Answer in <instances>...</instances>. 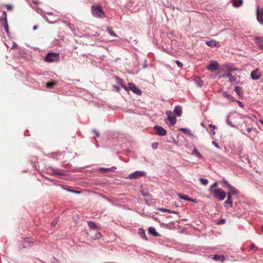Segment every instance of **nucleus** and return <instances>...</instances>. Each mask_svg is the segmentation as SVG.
<instances>
[{
	"instance_id": "obj_16",
	"label": "nucleus",
	"mask_w": 263,
	"mask_h": 263,
	"mask_svg": "<svg viewBox=\"0 0 263 263\" xmlns=\"http://www.w3.org/2000/svg\"><path fill=\"white\" fill-rule=\"evenodd\" d=\"M174 112L177 117H180L182 113V107L180 106H176Z\"/></svg>"
},
{
	"instance_id": "obj_39",
	"label": "nucleus",
	"mask_w": 263,
	"mask_h": 263,
	"mask_svg": "<svg viewBox=\"0 0 263 263\" xmlns=\"http://www.w3.org/2000/svg\"><path fill=\"white\" fill-rule=\"evenodd\" d=\"M175 63H176V64L177 65V66L179 67H182V66H183V64L181 62H180L178 60H176L175 61Z\"/></svg>"
},
{
	"instance_id": "obj_1",
	"label": "nucleus",
	"mask_w": 263,
	"mask_h": 263,
	"mask_svg": "<svg viewBox=\"0 0 263 263\" xmlns=\"http://www.w3.org/2000/svg\"><path fill=\"white\" fill-rule=\"evenodd\" d=\"M91 13L93 16L98 18H103L105 16L104 12L101 6H92Z\"/></svg>"
},
{
	"instance_id": "obj_19",
	"label": "nucleus",
	"mask_w": 263,
	"mask_h": 263,
	"mask_svg": "<svg viewBox=\"0 0 263 263\" xmlns=\"http://www.w3.org/2000/svg\"><path fill=\"white\" fill-rule=\"evenodd\" d=\"M226 196H227V199L224 201V204L226 205L228 204L229 205V207H232L233 206V199L232 196L227 194Z\"/></svg>"
},
{
	"instance_id": "obj_60",
	"label": "nucleus",
	"mask_w": 263,
	"mask_h": 263,
	"mask_svg": "<svg viewBox=\"0 0 263 263\" xmlns=\"http://www.w3.org/2000/svg\"><path fill=\"white\" fill-rule=\"evenodd\" d=\"M58 260L55 259V258H54V260L53 261V263H55V262H57Z\"/></svg>"
},
{
	"instance_id": "obj_52",
	"label": "nucleus",
	"mask_w": 263,
	"mask_h": 263,
	"mask_svg": "<svg viewBox=\"0 0 263 263\" xmlns=\"http://www.w3.org/2000/svg\"><path fill=\"white\" fill-rule=\"evenodd\" d=\"M189 201H192V202H193L194 203H196L197 202V200L195 199H191V198H190V200H189Z\"/></svg>"
},
{
	"instance_id": "obj_3",
	"label": "nucleus",
	"mask_w": 263,
	"mask_h": 263,
	"mask_svg": "<svg viewBox=\"0 0 263 263\" xmlns=\"http://www.w3.org/2000/svg\"><path fill=\"white\" fill-rule=\"evenodd\" d=\"M60 58L59 53L57 52L48 53L45 57L44 60L46 62L51 63L58 61Z\"/></svg>"
},
{
	"instance_id": "obj_12",
	"label": "nucleus",
	"mask_w": 263,
	"mask_h": 263,
	"mask_svg": "<svg viewBox=\"0 0 263 263\" xmlns=\"http://www.w3.org/2000/svg\"><path fill=\"white\" fill-rule=\"evenodd\" d=\"M205 44L211 47H218L220 46L219 42L215 40L206 41Z\"/></svg>"
},
{
	"instance_id": "obj_61",
	"label": "nucleus",
	"mask_w": 263,
	"mask_h": 263,
	"mask_svg": "<svg viewBox=\"0 0 263 263\" xmlns=\"http://www.w3.org/2000/svg\"><path fill=\"white\" fill-rule=\"evenodd\" d=\"M103 169L104 170L106 171H108L110 170V168H103Z\"/></svg>"
},
{
	"instance_id": "obj_30",
	"label": "nucleus",
	"mask_w": 263,
	"mask_h": 263,
	"mask_svg": "<svg viewBox=\"0 0 263 263\" xmlns=\"http://www.w3.org/2000/svg\"><path fill=\"white\" fill-rule=\"evenodd\" d=\"M180 130L182 131L184 134H185L186 135H189L190 136H193V134L191 132V130H190V129H189L187 128H181L180 129Z\"/></svg>"
},
{
	"instance_id": "obj_40",
	"label": "nucleus",
	"mask_w": 263,
	"mask_h": 263,
	"mask_svg": "<svg viewBox=\"0 0 263 263\" xmlns=\"http://www.w3.org/2000/svg\"><path fill=\"white\" fill-rule=\"evenodd\" d=\"M67 191L69 192L73 193H76V194H79L81 192L80 191H76V190H70V189H69Z\"/></svg>"
},
{
	"instance_id": "obj_47",
	"label": "nucleus",
	"mask_w": 263,
	"mask_h": 263,
	"mask_svg": "<svg viewBox=\"0 0 263 263\" xmlns=\"http://www.w3.org/2000/svg\"><path fill=\"white\" fill-rule=\"evenodd\" d=\"M57 221L55 220H53V221H52V222L51 223V227H54L57 224Z\"/></svg>"
},
{
	"instance_id": "obj_25",
	"label": "nucleus",
	"mask_w": 263,
	"mask_h": 263,
	"mask_svg": "<svg viewBox=\"0 0 263 263\" xmlns=\"http://www.w3.org/2000/svg\"><path fill=\"white\" fill-rule=\"evenodd\" d=\"M229 189L230 191L227 193V194H230V195L232 196L238 194V191L233 186H232Z\"/></svg>"
},
{
	"instance_id": "obj_34",
	"label": "nucleus",
	"mask_w": 263,
	"mask_h": 263,
	"mask_svg": "<svg viewBox=\"0 0 263 263\" xmlns=\"http://www.w3.org/2000/svg\"><path fill=\"white\" fill-rule=\"evenodd\" d=\"M4 25V28L7 34H9V26L7 22L2 23Z\"/></svg>"
},
{
	"instance_id": "obj_58",
	"label": "nucleus",
	"mask_w": 263,
	"mask_h": 263,
	"mask_svg": "<svg viewBox=\"0 0 263 263\" xmlns=\"http://www.w3.org/2000/svg\"><path fill=\"white\" fill-rule=\"evenodd\" d=\"M33 3L36 4V5H38L40 4L39 2H38V1H33Z\"/></svg>"
},
{
	"instance_id": "obj_15",
	"label": "nucleus",
	"mask_w": 263,
	"mask_h": 263,
	"mask_svg": "<svg viewBox=\"0 0 263 263\" xmlns=\"http://www.w3.org/2000/svg\"><path fill=\"white\" fill-rule=\"evenodd\" d=\"M115 79H116V82L120 85L122 88H123L125 90H127V86H126L125 85H124V81L123 80L120 78V77H118V76H116L115 77Z\"/></svg>"
},
{
	"instance_id": "obj_4",
	"label": "nucleus",
	"mask_w": 263,
	"mask_h": 263,
	"mask_svg": "<svg viewBox=\"0 0 263 263\" xmlns=\"http://www.w3.org/2000/svg\"><path fill=\"white\" fill-rule=\"evenodd\" d=\"M127 88V90H126L127 91L131 90L138 96H141L142 95L141 90L133 83H129Z\"/></svg>"
},
{
	"instance_id": "obj_50",
	"label": "nucleus",
	"mask_w": 263,
	"mask_h": 263,
	"mask_svg": "<svg viewBox=\"0 0 263 263\" xmlns=\"http://www.w3.org/2000/svg\"><path fill=\"white\" fill-rule=\"evenodd\" d=\"M93 133L95 134L96 136L97 137H99V132H98L97 130H93Z\"/></svg>"
},
{
	"instance_id": "obj_43",
	"label": "nucleus",
	"mask_w": 263,
	"mask_h": 263,
	"mask_svg": "<svg viewBox=\"0 0 263 263\" xmlns=\"http://www.w3.org/2000/svg\"><path fill=\"white\" fill-rule=\"evenodd\" d=\"M6 7L9 10H12L13 9V6L11 5L8 4L6 5Z\"/></svg>"
},
{
	"instance_id": "obj_6",
	"label": "nucleus",
	"mask_w": 263,
	"mask_h": 263,
	"mask_svg": "<svg viewBox=\"0 0 263 263\" xmlns=\"http://www.w3.org/2000/svg\"><path fill=\"white\" fill-rule=\"evenodd\" d=\"M146 173L144 171H137L129 175V178L137 179L142 176H145Z\"/></svg>"
},
{
	"instance_id": "obj_56",
	"label": "nucleus",
	"mask_w": 263,
	"mask_h": 263,
	"mask_svg": "<svg viewBox=\"0 0 263 263\" xmlns=\"http://www.w3.org/2000/svg\"><path fill=\"white\" fill-rule=\"evenodd\" d=\"M255 248V245L253 243H252L251 245V249H253V248Z\"/></svg>"
},
{
	"instance_id": "obj_9",
	"label": "nucleus",
	"mask_w": 263,
	"mask_h": 263,
	"mask_svg": "<svg viewBox=\"0 0 263 263\" xmlns=\"http://www.w3.org/2000/svg\"><path fill=\"white\" fill-rule=\"evenodd\" d=\"M34 243L33 239L30 238H25L22 241L23 248H29L33 246Z\"/></svg>"
},
{
	"instance_id": "obj_62",
	"label": "nucleus",
	"mask_w": 263,
	"mask_h": 263,
	"mask_svg": "<svg viewBox=\"0 0 263 263\" xmlns=\"http://www.w3.org/2000/svg\"><path fill=\"white\" fill-rule=\"evenodd\" d=\"M142 195L143 196H147V194L146 193H144V194H142Z\"/></svg>"
},
{
	"instance_id": "obj_48",
	"label": "nucleus",
	"mask_w": 263,
	"mask_h": 263,
	"mask_svg": "<svg viewBox=\"0 0 263 263\" xmlns=\"http://www.w3.org/2000/svg\"><path fill=\"white\" fill-rule=\"evenodd\" d=\"M17 47V45L15 43H13V46L11 48V49H13Z\"/></svg>"
},
{
	"instance_id": "obj_36",
	"label": "nucleus",
	"mask_w": 263,
	"mask_h": 263,
	"mask_svg": "<svg viewBox=\"0 0 263 263\" xmlns=\"http://www.w3.org/2000/svg\"><path fill=\"white\" fill-rule=\"evenodd\" d=\"M102 236V234L100 232H97L95 235L92 237V239L95 240L100 238Z\"/></svg>"
},
{
	"instance_id": "obj_2",
	"label": "nucleus",
	"mask_w": 263,
	"mask_h": 263,
	"mask_svg": "<svg viewBox=\"0 0 263 263\" xmlns=\"http://www.w3.org/2000/svg\"><path fill=\"white\" fill-rule=\"evenodd\" d=\"M211 194L213 197L217 198L219 201L224 200L226 197V193L220 189L211 190Z\"/></svg>"
},
{
	"instance_id": "obj_41",
	"label": "nucleus",
	"mask_w": 263,
	"mask_h": 263,
	"mask_svg": "<svg viewBox=\"0 0 263 263\" xmlns=\"http://www.w3.org/2000/svg\"><path fill=\"white\" fill-rule=\"evenodd\" d=\"M159 210L161 212H167V213H170V210L166 209H163V208L160 209Z\"/></svg>"
},
{
	"instance_id": "obj_31",
	"label": "nucleus",
	"mask_w": 263,
	"mask_h": 263,
	"mask_svg": "<svg viewBox=\"0 0 263 263\" xmlns=\"http://www.w3.org/2000/svg\"><path fill=\"white\" fill-rule=\"evenodd\" d=\"M193 154L198 158H203V156L200 154L196 148H194Z\"/></svg>"
},
{
	"instance_id": "obj_32",
	"label": "nucleus",
	"mask_w": 263,
	"mask_h": 263,
	"mask_svg": "<svg viewBox=\"0 0 263 263\" xmlns=\"http://www.w3.org/2000/svg\"><path fill=\"white\" fill-rule=\"evenodd\" d=\"M107 31H108V33L112 36L114 37H117V34L113 31L112 29L110 27H107Z\"/></svg>"
},
{
	"instance_id": "obj_46",
	"label": "nucleus",
	"mask_w": 263,
	"mask_h": 263,
	"mask_svg": "<svg viewBox=\"0 0 263 263\" xmlns=\"http://www.w3.org/2000/svg\"><path fill=\"white\" fill-rule=\"evenodd\" d=\"M223 182L230 188L231 186H232V185L231 184H229V183L228 182V181L226 180H223Z\"/></svg>"
},
{
	"instance_id": "obj_37",
	"label": "nucleus",
	"mask_w": 263,
	"mask_h": 263,
	"mask_svg": "<svg viewBox=\"0 0 263 263\" xmlns=\"http://www.w3.org/2000/svg\"><path fill=\"white\" fill-rule=\"evenodd\" d=\"M218 183L217 182H214L213 184H212L210 189H209V192L211 193V190H214V189L215 187H216L217 186Z\"/></svg>"
},
{
	"instance_id": "obj_7",
	"label": "nucleus",
	"mask_w": 263,
	"mask_h": 263,
	"mask_svg": "<svg viewBox=\"0 0 263 263\" xmlns=\"http://www.w3.org/2000/svg\"><path fill=\"white\" fill-rule=\"evenodd\" d=\"M166 115L167 116V119L172 125H174L176 123V118L174 114L170 110L166 111Z\"/></svg>"
},
{
	"instance_id": "obj_55",
	"label": "nucleus",
	"mask_w": 263,
	"mask_h": 263,
	"mask_svg": "<svg viewBox=\"0 0 263 263\" xmlns=\"http://www.w3.org/2000/svg\"><path fill=\"white\" fill-rule=\"evenodd\" d=\"M114 87L116 90H117L118 91V90H119V89H120L119 87L118 86H115H115H114Z\"/></svg>"
},
{
	"instance_id": "obj_8",
	"label": "nucleus",
	"mask_w": 263,
	"mask_h": 263,
	"mask_svg": "<svg viewBox=\"0 0 263 263\" xmlns=\"http://www.w3.org/2000/svg\"><path fill=\"white\" fill-rule=\"evenodd\" d=\"M154 129L156 131L157 135L160 136H165L167 134L166 130L161 126L158 125H155L154 127Z\"/></svg>"
},
{
	"instance_id": "obj_21",
	"label": "nucleus",
	"mask_w": 263,
	"mask_h": 263,
	"mask_svg": "<svg viewBox=\"0 0 263 263\" xmlns=\"http://www.w3.org/2000/svg\"><path fill=\"white\" fill-rule=\"evenodd\" d=\"M62 153H59V152H53V153H49L47 156L49 157V158H55V159H58L59 158V157L62 155Z\"/></svg>"
},
{
	"instance_id": "obj_29",
	"label": "nucleus",
	"mask_w": 263,
	"mask_h": 263,
	"mask_svg": "<svg viewBox=\"0 0 263 263\" xmlns=\"http://www.w3.org/2000/svg\"><path fill=\"white\" fill-rule=\"evenodd\" d=\"M88 226L89 228L91 229H97L98 226H97L96 223L94 222L93 221H89L88 222Z\"/></svg>"
},
{
	"instance_id": "obj_22",
	"label": "nucleus",
	"mask_w": 263,
	"mask_h": 263,
	"mask_svg": "<svg viewBox=\"0 0 263 263\" xmlns=\"http://www.w3.org/2000/svg\"><path fill=\"white\" fill-rule=\"evenodd\" d=\"M232 5L233 7L237 8L241 6L242 5V0H232Z\"/></svg>"
},
{
	"instance_id": "obj_44",
	"label": "nucleus",
	"mask_w": 263,
	"mask_h": 263,
	"mask_svg": "<svg viewBox=\"0 0 263 263\" xmlns=\"http://www.w3.org/2000/svg\"><path fill=\"white\" fill-rule=\"evenodd\" d=\"M237 70H238V69L237 68H233L230 67L228 69V71L229 72H232V71H237Z\"/></svg>"
},
{
	"instance_id": "obj_18",
	"label": "nucleus",
	"mask_w": 263,
	"mask_h": 263,
	"mask_svg": "<svg viewBox=\"0 0 263 263\" xmlns=\"http://www.w3.org/2000/svg\"><path fill=\"white\" fill-rule=\"evenodd\" d=\"M138 233L141 238H142L143 239H144L146 241L148 240V238L146 235L145 231L143 229H142V228L139 229Z\"/></svg>"
},
{
	"instance_id": "obj_33",
	"label": "nucleus",
	"mask_w": 263,
	"mask_h": 263,
	"mask_svg": "<svg viewBox=\"0 0 263 263\" xmlns=\"http://www.w3.org/2000/svg\"><path fill=\"white\" fill-rule=\"evenodd\" d=\"M178 196L181 199L187 200V201H189V200H190V198L187 195H183L180 193H179L178 194Z\"/></svg>"
},
{
	"instance_id": "obj_53",
	"label": "nucleus",
	"mask_w": 263,
	"mask_h": 263,
	"mask_svg": "<svg viewBox=\"0 0 263 263\" xmlns=\"http://www.w3.org/2000/svg\"><path fill=\"white\" fill-rule=\"evenodd\" d=\"M237 103L240 107H243V105L240 101H237Z\"/></svg>"
},
{
	"instance_id": "obj_17",
	"label": "nucleus",
	"mask_w": 263,
	"mask_h": 263,
	"mask_svg": "<svg viewBox=\"0 0 263 263\" xmlns=\"http://www.w3.org/2000/svg\"><path fill=\"white\" fill-rule=\"evenodd\" d=\"M254 41L257 46L262 45L263 43V36H255L254 37Z\"/></svg>"
},
{
	"instance_id": "obj_24",
	"label": "nucleus",
	"mask_w": 263,
	"mask_h": 263,
	"mask_svg": "<svg viewBox=\"0 0 263 263\" xmlns=\"http://www.w3.org/2000/svg\"><path fill=\"white\" fill-rule=\"evenodd\" d=\"M234 91L240 97H242L243 96V91L240 86H235L234 87Z\"/></svg>"
},
{
	"instance_id": "obj_42",
	"label": "nucleus",
	"mask_w": 263,
	"mask_h": 263,
	"mask_svg": "<svg viewBox=\"0 0 263 263\" xmlns=\"http://www.w3.org/2000/svg\"><path fill=\"white\" fill-rule=\"evenodd\" d=\"M152 148L154 149H156L157 148V146H158V143H154L152 144Z\"/></svg>"
},
{
	"instance_id": "obj_26",
	"label": "nucleus",
	"mask_w": 263,
	"mask_h": 263,
	"mask_svg": "<svg viewBox=\"0 0 263 263\" xmlns=\"http://www.w3.org/2000/svg\"><path fill=\"white\" fill-rule=\"evenodd\" d=\"M223 96L225 98H226L228 99H229V100H230L231 101H232V102L235 101V99H234V97L231 95L229 94V93H228L227 92H223Z\"/></svg>"
},
{
	"instance_id": "obj_35",
	"label": "nucleus",
	"mask_w": 263,
	"mask_h": 263,
	"mask_svg": "<svg viewBox=\"0 0 263 263\" xmlns=\"http://www.w3.org/2000/svg\"><path fill=\"white\" fill-rule=\"evenodd\" d=\"M200 181L201 183L204 185H206L209 182L208 180L206 179L200 178Z\"/></svg>"
},
{
	"instance_id": "obj_54",
	"label": "nucleus",
	"mask_w": 263,
	"mask_h": 263,
	"mask_svg": "<svg viewBox=\"0 0 263 263\" xmlns=\"http://www.w3.org/2000/svg\"><path fill=\"white\" fill-rule=\"evenodd\" d=\"M225 221L224 219H222L218 222V224H222Z\"/></svg>"
},
{
	"instance_id": "obj_14",
	"label": "nucleus",
	"mask_w": 263,
	"mask_h": 263,
	"mask_svg": "<svg viewBox=\"0 0 263 263\" xmlns=\"http://www.w3.org/2000/svg\"><path fill=\"white\" fill-rule=\"evenodd\" d=\"M212 259L215 261H219L220 262H224L226 260V257L224 255H219L218 254H215Z\"/></svg>"
},
{
	"instance_id": "obj_57",
	"label": "nucleus",
	"mask_w": 263,
	"mask_h": 263,
	"mask_svg": "<svg viewBox=\"0 0 263 263\" xmlns=\"http://www.w3.org/2000/svg\"><path fill=\"white\" fill-rule=\"evenodd\" d=\"M258 48H259L260 49L263 50V44L258 46Z\"/></svg>"
},
{
	"instance_id": "obj_20",
	"label": "nucleus",
	"mask_w": 263,
	"mask_h": 263,
	"mask_svg": "<svg viewBox=\"0 0 263 263\" xmlns=\"http://www.w3.org/2000/svg\"><path fill=\"white\" fill-rule=\"evenodd\" d=\"M148 231L149 233L154 236L157 237V236H159V235H160L159 234V233L156 231V230L154 227H149Z\"/></svg>"
},
{
	"instance_id": "obj_5",
	"label": "nucleus",
	"mask_w": 263,
	"mask_h": 263,
	"mask_svg": "<svg viewBox=\"0 0 263 263\" xmlns=\"http://www.w3.org/2000/svg\"><path fill=\"white\" fill-rule=\"evenodd\" d=\"M220 68V66L217 62L210 61V63L206 66V69L212 72H214Z\"/></svg>"
},
{
	"instance_id": "obj_13",
	"label": "nucleus",
	"mask_w": 263,
	"mask_h": 263,
	"mask_svg": "<svg viewBox=\"0 0 263 263\" xmlns=\"http://www.w3.org/2000/svg\"><path fill=\"white\" fill-rule=\"evenodd\" d=\"M257 19L259 23L263 25V8L261 9L260 13H259V9H257Z\"/></svg>"
},
{
	"instance_id": "obj_27",
	"label": "nucleus",
	"mask_w": 263,
	"mask_h": 263,
	"mask_svg": "<svg viewBox=\"0 0 263 263\" xmlns=\"http://www.w3.org/2000/svg\"><path fill=\"white\" fill-rule=\"evenodd\" d=\"M0 22L2 23L7 22V13L5 10L3 11L1 18H0Z\"/></svg>"
},
{
	"instance_id": "obj_38",
	"label": "nucleus",
	"mask_w": 263,
	"mask_h": 263,
	"mask_svg": "<svg viewBox=\"0 0 263 263\" xmlns=\"http://www.w3.org/2000/svg\"><path fill=\"white\" fill-rule=\"evenodd\" d=\"M55 85V83L54 82L52 83H47V86L49 88L52 87L54 85Z\"/></svg>"
},
{
	"instance_id": "obj_51",
	"label": "nucleus",
	"mask_w": 263,
	"mask_h": 263,
	"mask_svg": "<svg viewBox=\"0 0 263 263\" xmlns=\"http://www.w3.org/2000/svg\"><path fill=\"white\" fill-rule=\"evenodd\" d=\"M173 213V214H178V212H176L175 211H172V210H170V213Z\"/></svg>"
},
{
	"instance_id": "obj_28",
	"label": "nucleus",
	"mask_w": 263,
	"mask_h": 263,
	"mask_svg": "<svg viewBox=\"0 0 263 263\" xmlns=\"http://www.w3.org/2000/svg\"><path fill=\"white\" fill-rule=\"evenodd\" d=\"M222 77L228 78L230 82H235L236 81V79L233 77L232 73H231L230 72L223 74Z\"/></svg>"
},
{
	"instance_id": "obj_11",
	"label": "nucleus",
	"mask_w": 263,
	"mask_h": 263,
	"mask_svg": "<svg viewBox=\"0 0 263 263\" xmlns=\"http://www.w3.org/2000/svg\"><path fill=\"white\" fill-rule=\"evenodd\" d=\"M52 174L54 176H59L60 175H64L65 173L64 171L57 168H50Z\"/></svg>"
},
{
	"instance_id": "obj_59",
	"label": "nucleus",
	"mask_w": 263,
	"mask_h": 263,
	"mask_svg": "<svg viewBox=\"0 0 263 263\" xmlns=\"http://www.w3.org/2000/svg\"><path fill=\"white\" fill-rule=\"evenodd\" d=\"M36 29H37V26H33V29L34 30H36Z\"/></svg>"
},
{
	"instance_id": "obj_64",
	"label": "nucleus",
	"mask_w": 263,
	"mask_h": 263,
	"mask_svg": "<svg viewBox=\"0 0 263 263\" xmlns=\"http://www.w3.org/2000/svg\"><path fill=\"white\" fill-rule=\"evenodd\" d=\"M260 122L263 124V120H260Z\"/></svg>"
},
{
	"instance_id": "obj_23",
	"label": "nucleus",
	"mask_w": 263,
	"mask_h": 263,
	"mask_svg": "<svg viewBox=\"0 0 263 263\" xmlns=\"http://www.w3.org/2000/svg\"><path fill=\"white\" fill-rule=\"evenodd\" d=\"M194 81L196 83L197 86H198L199 87H201L202 86L203 82L199 77H195L194 79Z\"/></svg>"
},
{
	"instance_id": "obj_10",
	"label": "nucleus",
	"mask_w": 263,
	"mask_h": 263,
	"mask_svg": "<svg viewBox=\"0 0 263 263\" xmlns=\"http://www.w3.org/2000/svg\"><path fill=\"white\" fill-rule=\"evenodd\" d=\"M261 76V73L258 68L255 69L251 72V78L253 80H258Z\"/></svg>"
},
{
	"instance_id": "obj_49",
	"label": "nucleus",
	"mask_w": 263,
	"mask_h": 263,
	"mask_svg": "<svg viewBox=\"0 0 263 263\" xmlns=\"http://www.w3.org/2000/svg\"><path fill=\"white\" fill-rule=\"evenodd\" d=\"M209 127L212 128L213 129L217 128V127L215 125H213L212 124H210L209 125Z\"/></svg>"
},
{
	"instance_id": "obj_45",
	"label": "nucleus",
	"mask_w": 263,
	"mask_h": 263,
	"mask_svg": "<svg viewBox=\"0 0 263 263\" xmlns=\"http://www.w3.org/2000/svg\"><path fill=\"white\" fill-rule=\"evenodd\" d=\"M212 144L217 148H219L220 147L219 146V145L218 144V143H217L215 141H212Z\"/></svg>"
},
{
	"instance_id": "obj_63",
	"label": "nucleus",
	"mask_w": 263,
	"mask_h": 263,
	"mask_svg": "<svg viewBox=\"0 0 263 263\" xmlns=\"http://www.w3.org/2000/svg\"><path fill=\"white\" fill-rule=\"evenodd\" d=\"M201 125L202 126H203V127H204V125L203 123H201Z\"/></svg>"
}]
</instances>
